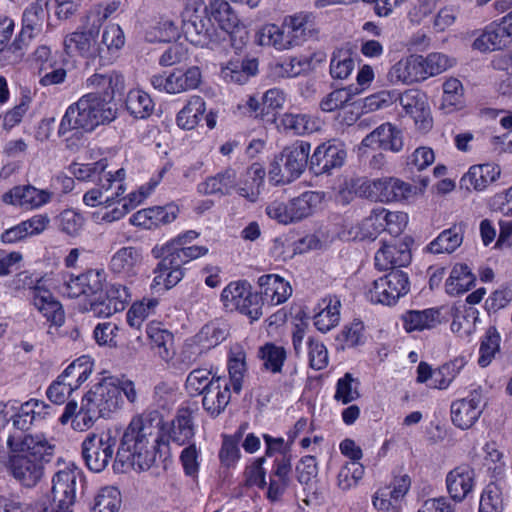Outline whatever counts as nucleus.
Here are the masks:
<instances>
[{"label":"nucleus","instance_id":"1","mask_svg":"<svg viewBox=\"0 0 512 512\" xmlns=\"http://www.w3.org/2000/svg\"><path fill=\"white\" fill-rule=\"evenodd\" d=\"M8 468L26 487L37 484L43 474V462H49L55 445L42 433H12L6 439Z\"/></svg>","mask_w":512,"mask_h":512},{"label":"nucleus","instance_id":"2","mask_svg":"<svg viewBox=\"0 0 512 512\" xmlns=\"http://www.w3.org/2000/svg\"><path fill=\"white\" fill-rule=\"evenodd\" d=\"M160 422L157 412L133 417L123 433L116 460L128 462L139 471L150 469L160 444Z\"/></svg>","mask_w":512,"mask_h":512},{"label":"nucleus","instance_id":"3","mask_svg":"<svg viewBox=\"0 0 512 512\" xmlns=\"http://www.w3.org/2000/svg\"><path fill=\"white\" fill-rule=\"evenodd\" d=\"M117 118L116 104L98 93H87L66 109L61 119L58 135L72 130L92 132L100 125H107Z\"/></svg>","mask_w":512,"mask_h":512},{"label":"nucleus","instance_id":"4","mask_svg":"<svg viewBox=\"0 0 512 512\" xmlns=\"http://www.w3.org/2000/svg\"><path fill=\"white\" fill-rule=\"evenodd\" d=\"M155 257L162 259L154 269L155 277L153 279V287L163 286L165 290H169L177 285L184 276L182 266L191 260L197 259L208 253L205 246H162L160 249L154 248Z\"/></svg>","mask_w":512,"mask_h":512},{"label":"nucleus","instance_id":"5","mask_svg":"<svg viewBox=\"0 0 512 512\" xmlns=\"http://www.w3.org/2000/svg\"><path fill=\"white\" fill-rule=\"evenodd\" d=\"M311 145L296 141L287 146L271 163L269 176L276 184H288L299 178L310 162Z\"/></svg>","mask_w":512,"mask_h":512},{"label":"nucleus","instance_id":"6","mask_svg":"<svg viewBox=\"0 0 512 512\" xmlns=\"http://www.w3.org/2000/svg\"><path fill=\"white\" fill-rule=\"evenodd\" d=\"M117 437L111 430L101 433H90L81 445L82 458L89 470L102 472L111 462Z\"/></svg>","mask_w":512,"mask_h":512},{"label":"nucleus","instance_id":"7","mask_svg":"<svg viewBox=\"0 0 512 512\" xmlns=\"http://www.w3.org/2000/svg\"><path fill=\"white\" fill-rule=\"evenodd\" d=\"M409 289L407 274L401 270H392L373 282L367 297L373 303L391 306L406 295Z\"/></svg>","mask_w":512,"mask_h":512},{"label":"nucleus","instance_id":"8","mask_svg":"<svg viewBox=\"0 0 512 512\" xmlns=\"http://www.w3.org/2000/svg\"><path fill=\"white\" fill-rule=\"evenodd\" d=\"M82 402L95 410L100 418H105L119 408L120 390L115 386L113 379H105L103 382L94 385L84 395Z\"/></svg>","mask_w":512,"mask_h":512},{"label":"nucleus","instance_id":"9","mask_svg":"<svg viewBox=\"0 0 512 512\" xmlns=\"http://www.w3.org/2000/svg\"><path fill=\"white\" fill-rule=\"evenodd\" d=\"M201 79L202 74L200 68L192 66L185 72L175 70L168 76L155 74L151 77L150 81L155 89L176 94L196 89L200 85Z\"/></svg>","mask_w":512,"mask_h":512},{"label":"nucleus","instance_id":"10","mask_svg":"<svg viewBox=\"0 0 512 512\" xmlns=\"http://www.w3.org/2000/svg\"><path fill=\"white\" fill-rule=\"evenodd\" d=\"M84 479L77 469L61 470L52 479V500L54 508L68 510L75 502L76 488L83 485Z\"/></svg>","mask_w":512,"mask_h":512},{"label":"nucleus","instance_id":"11","mask_svg":"<svg viewBox=\"0 0 512 512\" xmlns=\"http://www.w3.org/2000/svg\"><path fill=\"white\" fill-rule=\"evenodd\" d=\"M214 27L206 12L187 11L182 19V32L193 45L207 47L214 41Z\"/></svg>","mask_w":512,"mask_h":512},{"label":"nucleus","instance_id":"12","mask_svg":"<svg viewBox=\"0 0 512 512\" xmlns=\"http://www.w3.org/2000/svg\"><path fill=\"white\" fill-rule=\"evenodd\" d=\"M363 187L367 198L380 202L403 200L411 193L410 184L396 178L367 181Z\"/></svg>","mask_w":512,"mask_h":512},{"label":"nucleus","instance_id":"13","mask_svg":"<svg viewBox=\"0 0 512 512\" xmlns=\"http://www.w3.org/2000/svg\"><path fill=\"white\" fill-rule=\"evenodd\" d=\"M483 408V397L480 389H475L463 399L457 400L451 405V417L453 423L461 428H470L480 417Z\"/></svg>","mask_w":512,"mask_h":512},{"label":"nucleus","instance_id":"14","mask_svg":"<svg viewBox=\"0 0 512 512\" xmlns=\"http://www.w3.org/2000/svg\"><path fill=\"white\" fill-rule=\"evenodd\" d=\"M410 239L384 243L375 254V265L380 270L404 267L411 262Z\"/></svg>","mask_w":512,"mask_h":512},{"label":"nucleus","instance_id":"15","mask_svg":"<svg viewBox=\"0 0 512 512\" xmlns=\"http://www.w3.org/2000/svg\"><path fill=\"white\" fill-rule=\"evenodd\" d=\"M51 197L52 193L48 190L38 189L32 185H19L4 193L2 201L31 210L45 205L51 200Z\"/></svg>","mask_w":512,"mask_h":512},{"label":"nucleus","instance_id":"16","mask_svg":"<svg viewBox=\"0 0 512 512\" xmlns=\"http://www.w3.org/2000/svg\"><path fill=\"white\" fill-rule=\"evenodd\" d=\"M346 158V151L340 144L322 143L310 157L309 168L315 175L330 173L341 167Z\"/></svg>","mask_w":512,"mask_h":512},{"label":"nucleus","instance_id":"17","mask_svg":"<svg viewBox=\"0 0 512 512\" xmlns=\"http://www.w3.org/2000/svg\"><path fill=\"white\" fill-rule=\"evenodd\" d=\"M424 57L411 55L396 62L387 74L388 80L393 83L412 84L426 80V72L423 66Z\"/></svg>","mask_w":512,"mask_h":512},{"label":"nucleus","instance_id":"18","mask_svg":"<svg viewBox=\"0 0 512 512\" xmlns=\"http://www.w3.org/2000/svg\"><path fill=\"white\" fill-rule=\"evenodd\" d=\"M201 396L202 407L210 417L216 418L222 414L231 399L230 386L226 377L215 378Z\"/></svg>","mask_w":512,"mask_h":512},{"label":"nucleus","instance_id":"19","mask_svg":"<svg viewBox=\"0 0 512 512\" xmlns=\"http://www.w3.org/2000/svg\"><path fill=\"white\" fill-rule=\"evenodd\" d=\"M70 171L77 180L92 182L102 189L113 187L114 171L108 170L106 158L86 164L73 163L70 166Z\"/></svg>","mask_w":512,"mask_h":512},{"label":"nucleus","instance_id":"20","mask_svg":"<svg viewBox=\"0 0 512 512\" xmlns=\"http://www.w3.org/2000/svg\"><path fill=\"white\" fill-rule=\"evenodd\" d=\"M104 273L99 270H89L78 276H71L65 281L63 292L70 298L82 295L90 297L101 293L104 285Z\"/></svg>","mask_w":512,"mask_h":512},{"label":"nucleus","instance_id":"21","mask_svg":"<svg viewBox=\"0 0 512 512\" xmlns=\"http://www.w3.org/2000/svg\"><path fill=\"white\" fill-rule=\"evenodd\" d=\"M31 300L34 307L55 326H61L65 320L61 303L48 290L36 285L31 290Z\"/></svg>","mask_w":512,"mask_h":512},{"label":"nucleus","instance_id":"22","mask_svg":"<svg viewBox=\"0 0 512 512\" xmlns=\"http://www.w3.org/2000/svg\"><path fill=\"white\" fill-rule=\"evenodd\" d=\"M197 411V407L192 406H182L177 409L168 431L169 439L172 442L178 445L190 442L195 434L194 415Z\"/></svg>","mask_w":512,"mask_h":512},{"label":"nucleus","instance_id":"23","mask_svg":"<svg viewBox=\"0 0 512 512\" xmlns=\"http://www.w3.org/2000/svg\"><path fill=\"white\" fill-rule=\"evenodd\" d=\"M259 43L262 46H272L277 50H286L300 45L297 38L294 37L287 17L281 26L276 24L263 26L259 32Z\"/></svg>","mask_w":512,"mask_h":512},{"label":"nucleus","instance_id":"24","mask_svg":"<svg viewBox=\"0 0 512 512\" xmlns=\"http://www.w3.org/2000/svg\"><path fill=\"white\" fill-rule=\"evenodd\" d=\"M124 86L123 75L115 70L105 73L96 72L86 79V87L91 90L90 93H98L111 102L116 93L124 90Z\"/></svg>","mask_w":512,"mask_h":512},{"label":"nucleus","instance_id":"25","mask_svg":"<svg viewBox=\"0 0 512 512\" xmlns=\"http://www.w3.org/2000/svg\"><path fill=\"white\" fill-rule=\"evenodd\" d=\"M99 26L93 25L88 29L68 34L64 39L65 52L70 56L76 54L86 57L92 56L96 51Z\"/></svg>","mask_w":512,"mask_h":512},{"label":"nucleus","instance_id":"26","mask_svg":"<svg viewBox=\"0 0 512 512\" xmlns=\"http://www.w3.org/2000/svg\"><path fill=\"white\" fill-rule=\"evenodd\" d=\"M365 147L377 145L378 148L398 152L403 147L401 131L390 123H384L368 134L362 141Z\"/></svg>","mask_w":512,"mask_h":512},{"label":"nucleus","instance_id":"27","mask_svg":"<svg viewBox=\"0 0 512 512\" xmlns=\"http://www.w3.org/2000/svg\"><path fill=\"white\" fill-rule=\"evenodd\" d=\"M398 99L405 112L412 116L416 123L421 122L420 127L422 129L431 127L425 94L417 89H408L401 93Z\"/></svg>","mask_w":512,"mask_h":512},{"label":"nucleus","instance_id":"28","mask_svg":"<svg viewBox=\"0 0 512 512\" xmlns=\"http://www.w3.org/2000/svg\"><path fill=\"white\" fill-rule=\"evenodd\" d=\"M208 18L218 23L219 27L227 32L233 40L234 34L241 32L238 29L239 18L230 4L224 0H214L208 7H205Z\"/></svg>","mask_w":512,"mask_h":512},{"label":"nucleus","instance_id":"29","mask_svg":"<svg viewBox=\"0 0 512 512\" xmlns=\"http://www.w3.org/2000/svg\"><path fill=\"white\" fill-rule=\"evenodd\" d=\"M264 177L265 170L259 164H253L239 178L237 177V186L234 191L249 202H256Z\"/></svg>","mask_w":512,"mask_h":512},{"label":"nucleus","instance_id":"30","mask_svg":"<svg viewBox=\"0 0 512 512\" xmlns=\"http://www.w3.org/2000/svg\"><path fill=\"white\" fill-rule=\"evenodd\" d=\"M448 492L455 501H462L474 485V470L461 465L450 471L446 478Z\"/></svg>","mask_w":512,"mask_h":512},{"label":"nucleus","instance_id":"31","mask_svg":"<svg viewBox=\"0 0 512 512\" xmlns=\"http://www.w3.org/2000/svg\"><path fill=\"white\" fill-rule=\"evenodd\" d=\"M500 176V168L495 164H480L470 167L469 171L461 178V185L467 189L476 191L484 190L488 185L496 181Z\"/></svg>","mask_w":512,"mask_h":512},{"label":"nucleus","instance_id":"32","mask_svg":"<svg viewBox=\"0 0 512 512\" xmlns=\"http://www.w3.org/2000/svg\"><path fill=\"white\" fill-rule=\"evenodd\" d=\"M236 186L237 172L235 169L228 167L200 183L198 185V191L205 195H230L235 190Z\"/></svg>","mask_w":512,"mask_h":512},{"label":"nucleus","instance_id":"33","mask_svg":"<svg viewBox=\"0 0 512 512\" xmlns=\"http://www.w3.org/2000/svg\"><path fill=\"white\" fill-rule=\"evenodd\" d=\"M142 260L141 252L136 247L119 249L110 260V270L123 277H133Z\"/></svg>","mask_w":512,"mask_h":512},{"label":"nucleus","instance_id":"34","mask_svg":"<svg viewBox=\"0 0 512 512\" xmlns=\"http://www.w3.org/2000/svg\"><path fill=\"white\" fill-rule=\"evenodd\" d=\"M146 333L151 341L153 349H157L158 355L165 361L174 355V336L159 322H151L146 327Z\"/></svg>","mask_w":512,"mask_h":512},{"label":"nucleus","instance_id":"35","mask_svg":"<svg viewBox=\"0 0 512 512\" xmlns=\"http://www.w3.org/2000/svg\"><path fill=\"white\" fill-rule=\"evenodd\" d=\"M466 224L463 222L454 224L449 229L444 230L439 236L429 244V250L432 253H452L463 242V234Z\"/></svg>","mask_w":512,"mask_h":512},{"label":"nucleus","instance_id":"36","mask_svg":"<svg viewBox=\"0 0 512 512\" xmlns=\"http://www.w3.org/2000/svg\"><path fill=\"white\" fill-rule=\"evenodd\" d=\"M340 300L337 297H327L320 304V311L314 316V325L322 333L335 327L340 319Z\"/></svg>","mask_w":512,"mask_h":512},{"label":"nucleus","instance_id":"37","mask_svg":"<svg viewBox=\"0 0 512 512\" xmlns=\"http://www.w3.org/2000/svg\"><path fill=\"white\" fill-rule=\"evenodd\" d=\"M321 201L322 194L315 191H307L293 198L288 203L291 222L300 221L310 216Z\"/></svg>","mask_w":512,"mask_h":512},{"label":"nucleus","instance_id":"38","mask_svg":"<svg viewBox=\"0 0 512 512\" xmlns=\"http://www.w3.org/2000/svg\"><path fill=\"white\" fill-rule=\"evenodd\" d=\"M475 280L466 264H456L446 281V292L452 296L465 293L474 285Z\"/></svg>","mask_w":512,"mask_h":512},{"label":"nucleus","instance_id":"39","mask_svg":"<svg viewBox=\"0 0 512 512\" xmlns=\"http://www.w3.org/2000/svg\"><path fill=\"white\" fill-rule=\"evenodd\" d=\"M258 71V61L248 59L243 61H231L223 68L222 75L227 82L237 84L246 83L250 77L256 75Z\"/></svg>","mask_w":512,"mask_h":512},{"label":"nucleus","instance_id":"40","mask_svg":"<svg viewBox=\"0 0 512 512\" xmlns=\"http://www.w3.org/2000/svg\"><path fill=\"white\" fill-rule=\"evenodd\" d=\"M263 361V368L273 374L281 373L287 359V351L283 346L268 342L261 346L258 351Z\"/></svg>","mask_w":512,"mask_h":512},{"label":"nucleus","instance_id":"41","mask_svg":"<svg viewBox=\"0 0 512 512\" xmlns=\"http://www.w3.org/2000/svg\"><path fill=\"white\" fill-rule=\"evenodd\" d=\"M206 111L205 101L200 96H192L177 115V125L186 130L193 129Z\"/></svg>","mask_w":512,"mask_h":512},{"label":"nucleus","instance_id":"42","mask_svg":"<svg viewBox=\"0 0 512 512\" xmlns=\"http://www.w3.org/2000/svg\"><path fill=\"white\" fill-rule=\"evenodd\" d=\"M246 354L241 347L231 349L228 361L229 386L237 394L242 390L244 374L246 372Z\"/></svg>","mask_w":512,"mask_h":512},{"label":"nucleus","instance_id":"43","mask_svg":"<svg viewBox=\"0 0 512 512\" xmlns=\"http://www.w3.org/2000/svg\"><path fill=\"white\" fill-rule=\"evenodd\" d=\"M439 312L434 309L423 311H408L402 316L403 325L407 332L430 329L437 323Z\"/></svg>","mask_w":512,"mask_h":512},{"label":"nucleus","instance_id":"44","mask_svg":"<svg viewBox=\"0 0 512 512\" xmlns=\"http://www.w3.org/2000/svg\"><path fill=\"white\" fill-rule=\"evenodd\" d=\"M180 36L177 24L168 17H161L151 25L145 34L149 42H170Z\"/></svg>","mask_w":512,"mask_h":512},{"label":"nucleus","instance_id":"45","mask_svg":"<svg viewBox=\"0 0 512 512\" xmlns=\"http://www.w3.org/2000/svg\"><path fill=\"white\" fill-rule=\"evenodd\" d=\"M126 108L134 118L145 119L151 115L154 104L146 92L131 90L126 98Z\"/></svg>","mask_w":512,"mask_h":512},{"label":"nucleus","instance_id":"46","mask_svg":"<svg viewBox=\"0 0 512 512\" xmlns=\"http://www.w3.org/2000/svg\"><path fill=\"white\" fill-rule=\"evenodd\" d=\"M44 20V7H42L41 4H31L23 13L22 35L33 39L42 32Z\"/></svg>","mask_w":512,"mask_h":512},{"label":"nucleus","instance_id":"47","mask_svg":"<svg viewBox=\"0 0 512 512\" xmlns=\"http://www.w3.org/2000/svg\"><path fill=\"white\" fill-rule=\"evenodd\" d=\"M500 341L501 336L496 329L495 326H490L485 335L483 336L480 348H479V358L478 364L481 367H487L492 360L495 358L496 354L500 351Z\"/></svg>","mask_w":512,"mask_h":512},{"label":"nucleus","instance_id":"48","mask_svg":"<svg viewBox=\"0 0 512 512\" xmlns=\"http://www.w3.org/2000/svg\"><path fill=\"white\" fill-rule=\"evenodd\" d=\"M357 94H359V90L357 87L353 86L335 89L322 98L319 103V107L323 112L336 111L337 109L350 104L353 97Z\"/></svg>","mask_w":512,"mask_h":512},{"label":"nucleus","instance_id":"49","mask_svg":"<svg viewBox=\"0 0 512 512\" xmlns=\"http://www.w3.org/2000/svg\"><path fill=\"white\" fill-rule=\"evenodd\" d=\"M92 365L84 360L77 359L73 361L61 374L60 378L65 383H71L72 392L78 389L90 376Z\"/></svg>","mask_w":512,"mask_h":512},{"label":"nucleus","instance_id":"50","mask_svg":"<svg viewBox=\"0 0 512 512\" xmlns=\"http://www.w3.org/2000/svg\"><path fill=\"white\" fill-rule=\"evenodd\" d=\"M287 19L294 32V37L297 38L300 45L316 37L317 30L315 29L311 14L298 13L288 16Z\"/></svg>","mask_w":512,"mask_h":512},{"label":"nucleus","instance_id":"51","mask_svg":"<svg viewBox=\"0 0 512 512\" xmlns=\"http://www.w3.org/2000/svg\"><path fill=\"white\" fill-rule=\"evenodd\" d=\"M159 302L155 298H144L140 302L134 303L128 310L126 317L128 324L136 329H140L141 325L158 306Z\"/></svg>","mask_w":512,"mask_h":512},{"label":"nucleus","instance_id":"52","mask_svg":"<svg viewBox=\"0 0 512 512\" xmlns=\"http://www.w3.org/2000/svg\"><path fill=\"white\" fill-rule=\"evenodd\" d=\"M281 123L286 130L299 135L312 133L318 129L317 121L307 114L286 113L283 115Z\"/></svg>","mask_w":512,"mask_h":512},{"label":"nucleus","instance_id":"53","mask_svg":"<svg viewBox=\"0 0 512 512\" xmlns=\"http://www.w3.org/2000/svg\"><path fill=\"white\" fill-rule=\"evenodd\" d=\"M355 62L350 50L340 49L333 53L330 74L334 79H346L353 71Z\"/></svg>","mask_w":512,"mask_h":512},{"label":"nucleus","instance_id":"54","mask_svg":"<svg viewBox=\"0 0 512 512\" xmlns=\"http://www.w3.org/2000/svg\"><path fill=\"white\" fill-rule=\"evenodd\" d=\"M218 376L212 375L211 371L205 368L192 370L185 382L186 390L190 395H202L203 392L214 382Z\"/></svg>","mask_w":512,"mask_h":512},{"label":"nucleus","instance_id":"55","mask_svg":"<svg viewBox=\"0 0 512 512\" xmlns=\"http://www.w3.org/2000/svg\"><path fill=\"white\" fill-rule=\"evenodd\" d=\"M32 38L19 33L18 37L6 46L0 52V63L3 65H13L19 63L25 55L26 47Z\"/></svg>","mask_w":512,"mask_h":512},{"label":"nucleus","instance_id":"56","mask_svg":"<svg viewBox=\"0 0 512 512\" xmlns=\"http://www.w3.org/2000/svg\"><path fill=\"white\" fill-rule=\"evenodd\" d=\"M325 59L324 53H315L311 56L292 57L281 65L287 77H296L314 68L313 61L322 62Z\"/></svg>","mask_w":512,"mask_h":512},{"label":"nucleus","instance_id":"57","mask_svg":"<svg viewBox=\"0 0 512 512\" xmlns=\"http://www.w3.org/2000/svg\"><path fill=\"white\" fill-rule=\"evenodd\" d=\"M84 217L73 209L62 211L56 218L59 230L69 236H76L84 225Z\"/></svg>","mask_w":512,"mask_h":512},{"label":"nucleus","instance_id":"58","mask_svg":"<svg viewBox=\"0 0 512 512\" xmlns=\"http://www.w3.org/2000/svg\"><path fill=\"white\" fill-rule=\"evenodd\" d=\"M119 506V491L114 487H104L95 497L93 512H117Z\"/></svg>","mask_w":512,"mask_h":512},{"label":"nucleus","instance_id":"59","mask_svg":"<svg viewBox=\"0 0 512 512\" xmlns=\"http://www.w3.org/2000/svg\"><path fill=\"white\" fill-rule=\"evenodd\" d=\"M250 291L251 288L246 282H233L223 289L221 299L227 309L233 310L239 306Z\"/></svg>","mask_w":512,"mask_h":512},{"label":"nucleus","instance_id":"60","mask_svg":"<svg viewBox=\"0 0 512 512\" xmlns=\"http://www.w3.org/2000/svg\"><path fill=\"white\" fill-rule=\"evenodd\" d=\"M464 358H455L454 360L442 365L436 372L433 373V378L439 389H445L449 386L452 380L464 367Z\"/></svg>","mask_w":512,"mask_h":512},{"label":"nucleus","instance_id":"61","mask_svg":"<svg viewBox=\"0 0 512 512\" xmlns=\"http://www.w3.org/2000/svg\"><path fill=\"white\" fill-rule=\"evenodd\" d=\"M360 396L358 391V382L352 377V374L346 373L337 381L335 400L348 404Z\"/></svg>","mask_w":512,"mask_h":512},{"label":"nucleus","instance_id":"62","mask_svg":"<svg viewBox=\"0 0 512 512\" xmlns=\"http://www.w3.org/2000/svg\"><path fill=\"white\" fill-rule=\"evenodd\" d=\"M364 475V467L359 462H348L338 473V486L347 490L355 486Z\"/></svg>","mask_w":512,"mask_h":512},{"label":"nucleus","instance_id":"63","mask_svg":"<svg viewBox=\"0 0 512 512\" xmlns=\"http://www.w3.org/2000/svg\"><path fill=\"white\" fill-rule=\"evenodd\" d=\"M503 503L500 488L490 483L483 491L479 504V512H502Z\"/></svg>","mask_w":512,"mask_h":512},{"label":"nucleus","instance_id":"64","mask_svg":"<svg viewBox=\"0 0 512 512\" xmlns=\"http://www.w3.org/2000/svg\"><path fill=\"white\" fill-rule=\"evenodd\" d=\"M265 457L257 458L251 465L247 466L244 471L245 486H256L259 489H264L267 486L266 471L263 468Z\"/></svg>","mask_w":512,"mask_h":512}]
</instances>
